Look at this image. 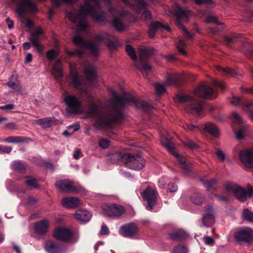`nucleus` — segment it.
<instances>
[{
    "instance_id": "nucleus-1",
    "label": "nucleus",
    "mask_w": 253,
    "mask_h": 253,
    "mask_svg": "<svg viewBox=\"0 0 253 253\" xmlns=\"http://www.w3.org/2000/svg\"><path fill=\"white\" fill-rule=\"evenodd\" d=\"M110 92L113 98L110 101L112 105V110L107 111L103 107L102 103H92L94 98L91 95H88V101L91 103L88 107V114L92 118L94 126L100 128L107 126L111 123L119 121L122 118V108L126 105L133 103L139 108L146 111L150 110L151 106L146 102H137L131 95L125 93L122 96H118L116 92L112 88L110 89Z\"/></svg>"
},
{
    "instance_id": "nucleus-2",
    "label": "nucleus",
    "mask_w": 253,
    "mask_h": 253,
    "mask_svg": "<svg viewBox=\"0 0 253 253\" xmlns=\"http://www.w3.org/2000/svg\"><path fill=\"white\" fill-rule=\"evenodd\" d=\"M100 3L108 6V11L113 16L112 23L114 28L118 31H122L125 27L121 18H123L128 14L126 10L119 11L114 7L111 0H85L84 4L82 6L78 12L75 10L69 12L67 16L69 20L76 23L78 30L83 32L88 27L85 17L87 15H90L92 18L99 23L106 21L104 12L101 10Z\"/></svg>"
},
{
    "instance_id": "nucleus-3",
    "label": "nucleus",
    "mask_w": 253,
    "mask_h": 253,
    "mask_svg": "<svg viewBox=\"0 0 253 253\" xmlns=\"http://www.w3.org/2000/svg\"><path fill=\"white\" fill-rule=\"evenodd\" d=\"M108 37L107 33L100 34L96 37V41H85L81 37L76 36L73 38V42L79 46L81 49L75 50L74 51H69L66 50V53L69 56L77 55L80 58H82L84 54V50L87 49L90 51L91 54L94 56H97L99 53L98 48V43L102 41L106 40Z\"/></svg>"
},
{
    "instance_id": "nucleus-4",
    "label": "nucleus",
    "mask_w": 253,
    "mask_h": 253,
    "mask_svg": "<svg viewBox=\"0 0 253 253\" xmlns=\"http://www.w3.org/2000/svg\"><path fill=\"white\" fill-rule=\"evenodd\" d=\"M171 139V137L169 134L164 135L161 138V143L172 155L175 157L184 172L188 173L190 170V166L186 163V158L180 156L175 150Z\"/></svg>"
},
{
    "instance_id": "nucleus-5",
    "label": "nucleus",
    "mask_w": 253,
    "mask_h": 253,
    "mask_svg": "<svg viewBox=\"0 0 253 253\" xmlns=\"http://www.w3.org/2000/svg\"><path fill=\"white\" fill-rule=\"evenodd\" d=\"M225 187L229 193L234 194L237 199L241 202H244L248 196L251 197L253 195L252 188L245 189L236 184L228 182L225 183Z\"/></svg>"
},
{
    "instance_id": "nucleus-6",
    "label": "nucleus",
    "mask_w": 253,
    "mask_h": 253,
    "mask_svg": "<svg viewBox=\"0 0 253 253\" xmlns=\"http://www.w3.org/2000/svg\"><path fill=\"white\" fill-rule=\"evenodd\" d=\"M153 53L152 49L146 48L139 49V60L135 65L144 76L147 75L151 70L150 64L146 62V59Z\"/></svg>"
},
{
    "instance_id": "nucleus-7",
    "label": "nucleus",
    "mask_w": 253,
    "mask_h": 253,
    "mask_svg": "<svg viewBox=\"0 0 253 253\" xmlns=\"http://www.w3.org/2000/svg\"><path fill=\"white\" fill-rule=\"evenodd\" d=\"M170 11L175 15L178 19L177 20V24L179 29H180L184 35L189 39H192L193 35L189 33L186 29L181 24L179 19H182L186 20L190 15V11H185L183 10L178 4H175L170 9Z\"/></svg>"
},
{
    "instance_id": "nucleus-8",
    "label": "nucleus",
    "mask_w": 253,
    "mask_h": 253,
    "mask_svg": "<svg viewBox=\"0 0 253 253\" xmlns=\"http://www.w3.org/2000/svg\"><path fill=\"white\" fill-rule=\"evenodd\" d=\"M178 100L182 103L187 102L189 105L186 108L187 112L195 113L200 115L203 109L201 102L195 100L194 98L188 95H178L177 96Z\"/></svg>"
},
{
    "instance_id": "nucleus-9",
    "label": "nucleus",
    "mask_w": 253,
    "mask_h": 253,
    "mask_svg": "<svg viewBox=\"0 0 253 253\" xmlns=\"http://www.w3.org/2000/svg\"><path fill=\"white\" fill-rule=\"evenodd\" d=\"M143 200L146 202V209L151 210L157 204L159 195L155 187L149 186L141 192Z\"/></svg>"
},
{
    "instance_id": "nucleus-10",
    "label": "nucleus",
    "mask_w": 253,
    "mask_h": 253,
    "mask_svg": "<svg viewBox=\"0 0 253 253\" xmlns=\"http://www.w3.org/2000/svg\"><path fill=\"white\" fill-rule=\"evenodd\" d=\"M66 107V112L69 115L79 114L82 112L81 102L75 96L67 95L64 98Z\"/></svg>"
},
{
    "instance_id": "nucleus-11",
    "label": "nucleus",
    "mask_w": 253,
    "mask_h": 253,
    "mask_svg": "<svg viewBox=\"0 0 253 253\" xmlns=\"http://www.w3.org/2000/svg\"><path fill=\"white\" fill-rule=\"evenodd\" d=\"M18 5L17 12L18 14L23 17L26 12L35 13L38 11L36 4L34 0H14Z\"/></svg>"
},
{
    "instance_id": "nucleus-12",
    "label": "nucleus",
    "mask_w": 253,
    "mask_h": 253,
    "mask_svg": "<svg viewBox=\"0 0 253 253\" xmlns=\"http://www.w3.org/2000/svg\"><path fill=\"white\" fill-rule=\"evenodd\" d=\"M126 158L125 164L126 167L134 170L142 169L145 165V161L139 155H131L129 154L125 155Z\"/></svg>"
},
{
    "instance_id": "nucleus-13",
    "label": "nucleus",
    "mask_w": 253,
    "mask_h": 253,
    "mask_svg": "<svg viewBox=\"0 0 253 253\" xmlns=\"http://www.w3.org/2000/svg\"><path fill=\"white\" fill-rule=\"evenodd\" d=\"M70 74L72 78V83L74 86L77 89L83 91L85 87V83L80 76L77 69V65L75 63L69 64Z\"/></svg>"
},
{
    "instance_id": "nucleus-14",
    "label": "nucleus",
    "mask_w": 253,
    "mask_h": 253,
    "mask_svg": "<svg viewBox=\"0 0 253 253\" xmlns=\"http://www.w3.org/2000/svg\"><path fill=\"white\" fill-rule=\"evenodd\" d=\"M236 241L240 244H251L253 240V230L247 228L236 232L234 235Z\"/></svg>"
},
{
    "instance_id": "nucleus-15",
    "label": "nucleus",
    "mask_w": 253,
    "mask_h": 253,
    "mask_svg": "<svg viewBox=\"0 0 253 253\" xmlns=\"http://www.w3.org/2000/svg\"><path fill=\"white\" fill-rule=\"evenodd\" d=\"M239 157L244 166L248 168H253V149L240 151Z\"/></svg>"
},
{
    "instance_id": "nucleus-16",
    "label": "nucleus",
    "mask_w": 253,
    "mask_h": 253,
    "mask_svg": "<svg viewBox=\"0 0 253 253\" xmlns=\"http://www.w3.org/2000/svg\"><path fill=\"white\" fill-rule=\"evenodd\" d=\"M102 209L105 213L109 216H119L124 211L122 206L116 204H104Z\"/></svg>"
},
{
    "instance_id": "nucleus-17",
    "label": "nucleus",
    "mask_w": 253,
    "mask_h": 253,
    "mask_svg": "<svg viewBox=\"0 0 253 253\" xmlns=\"http://www.w3.org/2000/svg\"><path fill=\"white\" fill-rule=\"evenodd\" d=\"M119 233L125 237L132 238L138 232V228L135 224L129 223L122 225L119 230Z\"/></svg>"
},
{
    "instance_id": "nucleus-18",
    "label": "nucleus",
    "mask_w": 253,
    "mask_h": 253,
    "mask_svg": "<svg viewBox=\"0 0 253 253\" xmlns=\"http://www.w3.org/2000/svg\"><path fill=\"white\" fill-rule=\"evenodd\" d=\"M53 236L59 240L70 242L73 238V233L68 228L59 227L55 230Z\"/></svg>"
},
{
    "instance_id": "nucleus-19",
    "label": "nucleus",
    "mask_w": 253,
    "mask_h": 253,
    "mask_svg": "<svg viewBox=\"0 0 253 253\" xmlns=\"http://www.w3.org/2000/svg\"><path fill=\"white\" fill-rule=\"evenodd\" d=\"M43 38V33L42 31L39 28L36 29L31 36L30 41L33 45L37 49V51L41 53H42L43 47L42 45L39 41Z\"/></svg>"
},
{
    "instance_id": "nucleus-20",
    "label": "nucleus",
    "mask_w": 253,
    "mask_h": 253,
    "mask_svg": "<svg viewBox=\"0 0 253 253\" xmlns=\"http://www.w3.org/2000/svg\"><path fill=\"white\" fill-rule=\"evenodd\" d=\"M84 73L85 79L89 84L94 85L97 82L96 72L94 66L89 63L85 64Z\"/></svg>"
},
{
    "instance_id": "nucleus-21",
    "label": "nucleus",
    "mask_w": 253,
    "mask_h": 253,
    "mask_svg": "<svg viewBox=\"0 0 253 253\" xmlns=\"http://www.w3.org/2000/svg\"><path fill=\"white\" fill-rule=\"evenodd\" d=\"M194 93L196 95L204 98L211 97L214 94L213 89L206 85H202L197 88Z\"/></svg>"
},
{
    "instance_id": "nucleus-22",
    "label": "nucleus",
    "mask_w": 253,
    "mask_h": 253,
    "mask_svg": "<svg viewBox=\"0 0 253 253\" xmlns=\"http://www.w3.org/2000/svg\"><path fill=\"white\" fill-rule=\"evenodd\" d=\"M56 186L58 189L64 192H76L77 188L73 183L68 179L60 180L56 182Z\"/></svg>"
},
{
    "instance_id": "nucleus-23",
    "label": "nucleus",
    "mask_w": 253,
    "mask_h": 253,
    "mask_svg": "<svg viewBox=\"0 0 253 253\" xmlns=\"http://www.w3.org/2000/svg\"><path fill=\"white\" fill-rule=\"evenodd\" d=\"M45 252L47 253H65V249L51 241H46L44 246Z\"/></svg>"
},
{
    "instance_id": "nucleus-24",
    "label": "nucleus",
    "mask_w": 253,
    "mask_h": 253,
    "mask_svg": "<svg viewBox=\"0 0 253 253\" xmlns=\"http://www.w3.org/2000/svg\"><path fill=\"white\" fill-rule=\"evenodd\" d=\"M214 211L213 208L211 207H208L205 211L203 215L202 222L203 225L208 227L209 225L214 222Z\"/></svg>"
},
{
    "instance_id": "nucleus-25",
    "label": "nucleus",
    "mask_w": 253,
    "mask_h": 253,
    "mask_svg": "<svg viewBox=\"0 0 253 253\" xmlns=\"http://www.w3.org/2000/svg\"><path fill=\"white\" fill-rule=\"evenodd\" d=\"M74 216L76 220L83 223H86L90 220L92 215L86 210H80L76 211Z\"/></svg>"
},
{
    "instance_id": "nucleus-26",
    "label": "nucleus",
    "mask_w": 253,
    "mask_h": 253,
    "mask_svg": "<svg viewBox=\"0 0 253 253\" xmlns=\"http://www.w3.org/2000/svg\"><path fill=\"white\" fill-rule=\"evenodd\" d=\"M49 226V221L46 219L42 220L35 224V231L36 233L40 235L45 234Z\"/></svg>"
},
{
    "instance_id": "nucleus-27",
    "label": "nucleus",
    "mask_w": 253,
    "mask_h": 253,
    "mask_svg": "<svg viewBox=\"0 0 253 253\" xmlns=\"http://www.w3.org/2000/svg\"><path fill=\"white\" fill-rule=\"evenodd\" d=\"M61 64L62 63L60 60H57L55 62L51 70L52 75L55 79L58 81H60L63 77Z\"/></svg>"
},
{
    "instance_id": "nucleus-28",
    "label": "nucleus",
    "mask_w": 253,
    "mask_h": 253,
    "mask_svg": "<svg viewBox=\"0 0 253 253\" xmlns=\"http://www.w3.org/2000/svg\"><path fill=\"white\" fill-rule=\"evenodd\" d=\"M62 205L68 208H74L81 204L80 201L75 197H66L61 201Z\"/></svg>"
},
{
    "instance_id": "nucleus-29",
    "label": "nucleus",
    "mask_w": 253,
    "mask_h": 253,
    "mask_svg": "<svg viewBox=\"0 0 253 253\" xmlns=\"http://www.w3.org/2000/svg\"><path fill=\"white\" fill-rule=\"evenodd\" d=\"M182 79V76L177 73L170 74L168 76L165 84L167 85L177 84Z\"/></svg>"
},
{
    "instance_id": "nucleus-30",
    "label": "nucleus",
    "mask_w": 253,
    "mask_h": 253,
    "mask_svg": "<svg viewBox=\"0 0 253 253\" xmlns=\"http://www.w3.org/2000/svg\"><path fill=\"white\" fill-rule=\"evenodd\" d=\"M188 236L187 233L182 230H178L170 233L169 237L173 240H181Z\"/></svg>"
},
{
    "instance_id": "nucleus-31",
    "label": "nucleus",
    "mask_w": 253,
    "mask_h": 253,
    "mask_svg": "<svg viewBox=\"0 0 253 253\" xmlns=\"http://www.w3.org/2000/svg\"><path fill=\"white\" fill-rule=\"evenodd\" d=\"M53 119L50 117L41 119L35 121V124L41 126L44 128L50 127L53 125Z\"/></svg>"
},
{
    "instance_id": "nucleus-32",
    "label": "nucleus",
    "mask_w": 253,
    "mask_h": 253,
    "mask_svg": "<svg viewBox=\"0 0 253 253\" xmlns=\"http://www.w3.org/2000/svg\"><path fill=\"white\" fill-rule=\"evenodd\" d=\"M205 129L211 135L217 137L219 135V130L218 128L213 124L208 123L205 126Z\"/></svg>"
},
{
    "instance_id": "nucleus-33",
    "label": "nucleus",
    "mask_w": 253,
    "mask_h": 253,
    "mask_svg": "<svg viewBox=\"0 0 253 253\" xmlns=\"http://www.w3.org/2000/svg\"><path fill=\"white\" fill-rule=\"evenodd\" d=\"M230 102L232 105L235 106H237L239 105L242 104L243 105H244L245 108H250L252 105H253V103L252 102H248L244 103L243 102H242L240 97L235 96H232Z\"/></svg>"
},
{
    "instance_id": "nucleus-34",
    "label": "nucleus",
    "mask_w": 253,
    "mask_h": 253,
    "mask_svg": "<svg viewBox=\"0 0 253 253\" xmlns=\"http://www.w3.org/2000/svg\"><path fill=\"white\" fill-rule=\"evenodd\" d=\"M127 154L126 153L123 154L122 153L119 152H114L111 154L110 159L113 163H117L121 160L125 163V161H126V159L124 158L125 155Z\"/></svg>"
},
{
    "instance_id": "nucleus-35",
    "label": "nucleus",
    "mask_w": 253,
    "mask_h": 253,
    "mask_svg": "<svg viewBox=\"0 0 253 253\" xmlns=\"http://www.w3.org/2000/svg\"><path fill=\"white\" fill-rule=\"evenodd\" d=\"M162 25L159 22H153L151 25L148 32V35L150 38L154 37L157 30Z\"/></svg>"
},
{
    "instance_id": "nucleus-36",
    "label": "nucleus",
    "mask_w": 253,
    "mask_h": 253,
    "mask_svg": "<svg viewBox=\"0 0 253 253\" xmlns=\"http://www.w3.org/2000/svg\"><path fill=\"white\" fill-rule=\"evenodd\" d=\"M203 184L207 190L210 191L214 190L216 188V180L215 179H211L209 181H203Z\"/></svg>"
},
{
    "instance_id": "nucleus-37",
    "label": "nucleus",
    "mask_w": 253,
    "mask_h": 253,
    "mask_svg": "<svg viewBox=\"0 0 253 253\" xmlns=\"http://www.w3.org/2000/svg\"><path fill=\"white\" fill-rule=\"evenodd\" d=\"M190 199L193 204L200 205L203 203L204 198L199 193L195 192L191 195Z\"/></svg>"
},
{
    "instance_id": "nucleus-38",
    "label": "nucleus",
    "mask_w": 253,
    "mask_h": 253,
    "mask_svg": "<svg viewBox=\"0 0 253 253\" xmlns=\"http://www.w3.org/2000/svg\"><path fill=\"white\" fill-rule=\"evenodd\" d=\"M11 167L13 170L21 173L24 172L25 171L24 166L19 161H15L13 162L11 164Z\"/></svg>"
},
{
    "instance_id": "nucleus-39",
    "label": "nucleus",
    "mask_w": 253,
    "mask_h": 253,
    "mask_svg": "<svg viewBox=\"0 0 253 253\" xmlns=\"http://www.w3.org/2000/svg\"><path fill=\"white\" fill-rule=\"evenodd\" d=\"M4 141L11 143H20L24 141V138L20 136H10L6 138Z\"/></svg>"
},
{
    "instance_id": "nucleus-40",
    "label": "nucleus",
    "mask_w": 253,
    "mask_h": 253,
    "mask_svg": "<svg viewBox=\"0 0 253 253\" xmlns=\"http://www.w3.org/2000/svg\"><path fill=\"white\" fill-rule=\"evenodd\" d=\"M7 85L9 88L13 89L14 92H21V87L19 83H15V82H12V81L10 80L7 83Z\"/></svg>"
},
{
    "instance_id": "nucleus-41",
    "label": "nucleus",
    "mask_w": 253,
    "mask_h": 253,
    "mask_svg": "<svg viewBox=\"0 0 253 253\" xmlns=\"http://www.w3.org/2000/svg\"><path fill=\"white\" fill-rule=\"evenodd\" d=\"M27 180L25 182L28 186L34 187L35 188H38L39 187L37 182V180L31 176L26 177Z\"/></svg>"
},
{
    "instance_id": "nucleus-42",
    "label": "nucleus",
    "mask_w": 253,
    "mask_h": 253,
    "mask_svg": "<svg viewBox=\"0 0 253 253\" xmlns=\"http://www.w3.org/2000/svg\"><path fill=\"white\" fill-rule=\"evenodd\" d=\"M77 0H52V3L54 7H59L61 6V2H64L67 4H72L75 3Z\"/></svg>"
},
{
    "instance_id": "nucleus-43",
    "label": "nucleus",
    "mask_w": 253,
    "mask_h": 253,
    "mask_svg": "<svg viewBox=\"0 0 253 253\" xmlns=\"http://www.w3.org/2000/svg\"><path fill=\"white\" fill-rule=\"evenodd\" d=\"M216 68L218 70L222 72L225 75H230L231 76H233L236 74L235 72L230 68H223L219 66H217Z\"/></svg>"
},
{
    "instance_id": "nucleus-44",
    "label": "nucleus",
    "mask_w": 253,
    "mask_h": 253,
    "mask_svg": "<svg viewBox=\"0 0 253 253\" xmlns=\"http://www.w3.org/2000/svg\"><path fill=\"white\" fill-rule=\"evenodd\" d=\"M126 52L131 58L133 60H136L137 57L134 51V48L130 45H127L126 48Z\"/></svg>"
},
{
    "instance_id": "nucleus-45",
    "label": "nucleus",
    "mask_w": 253,
    "mask_h": 253,
    "mask_svg": "<svg viewBox=\"0 0 253 253\" xmlns=\"http://www.w3.org/2000/svg\"><path fill=\"white\" fill-rule=\"evenodd\" d=\"M243 217L249 222H253V213L249 210L246 209L243 212Z\"/></svg>"
},
{
    "instance_id": "nucleus-46",
    "label": "nucleus",
    "mask_w": 253,
    "mask_h": 253,
    "mask_svg": "<svg viewBox=\"0 0 253 253\" xmlns=\"http://www.w3.org/2000/svg\"><path fill=\"white\" fill-rule=\"evenodd\" d=\"M176 47L178 50L179 52L181 54H185L186 52L184 49L182 48L186 45L185 42L184 40H180L176 44Z\"/></svg>"
},
{
    "instance_id": "nucleus-47",
    "label": "nucleus",
    "mask_w": 253,
    "mask_h": 253,
    "mask_svg": "<svg viewBox=\"0 0 253 253\" xmlns=\"http://www.w3.org/2000/svg\"><path fill=\"white\" fill-rule=\"evenodd\" d=\"M187 248L184 246H178L175 247L172 253H188Z\"/></svg>"
},
{
    "instance_id": "nucleus-48",
    "label": "nucleus",
    "mask_w": 253,
    "mask_h": 253,
    "mask_svg": "<svg viewBox=\"0 0 253 253\" xmlns=\"http://www.w3.org/2000/svg\"><path fill=\"white\" fill-rule=\"evenodd\" d=\"M155 87L157 94H160L164 93L166 90L165 85L161 84H155Z\"/></svg>"
},
{
    "instance_id": "nucleus-49",
    "label": "nucleus",
    "mask_w": 253,
    "mask_h": 253,
    "mask_svg": "<svg viewBox=\"0 0 253 253\" xmlns=\"http://www.w3.org/2000/svg\"><path fill=\"white\" fill-rule=\"evenodd\" d=\"M58 52L54 49H51L46 53V57L48 60H52L58 54Z\"/></svg>"
},
{
    "instance_id": "nucleus-50",
    "label": "nucleus",
    "mask_w": 253,
    "mask_h": 253,
    "mask_svg": "<svg viewBox=\"0 0 253 253\" xmlns=\"http://www.w3.org/2000/svg\"><path fill=\"white\" fill-rule=\"evenodd\" d=\"M110 145V141L107 139L102 138L99 141V145L103 149L107 148Z\"/></svg>"
},
{
    "instance_id": "nucleus-51",
    "label": "nucleus",
    "mask_w": 253,
    "mask_h": 253,
    "mask_svg": "<svg viewBox=\"0 0 253 253\" xmlns=\"http://www.w3.org/2000/svg\"><path fill=\"white\" fill-rule=\"evenodd\" d=\"M215 154L220 161L223 162L227 158L224 153L221 150L218 149L215 152Z\"/></svg>"
},
{
    "instance_id": "nucleus-52",
    "label": "nucleus",
    "mask_w": 253,
    "mask_h": 253,
    "mask_svg": "<svg viewBox=\"0 0 253 253\" xmlns=\"http://www.w3.org/2000/svg\"><path fill=\"white\" fill-rule=\"evenodd\" d=\"M203 240L205 244L208 246H212L214 243V239L209 236H205L203 237Z\"/></svg>"
},
{
    "instance_id": "nucleus-53",
    "label": "nucleus",
    "mask_w": 253,
    "mask_h": 253,
    "mask_svg": "<svg viewBox=\"0 0 253 253\" xmlns=\"http://www.w3.org/2000/svg\"><path fill=\"white\" fill-rule=\"evenodd\" d=\"M206 22L209 23H212L216 25L221 24V23L218 21L217 17L214 16L208 17L206 19Z\"/></svg>"
},
{
    "instance_id": "nucleus-54",
    "label": "nucleus",
    "mask_w": 253,
    "mask_h": 253,
    "mask_svg": "<svg viewBox=\"0 0 253 253\" xmlns=\"http://www.w3.org/2000/svg\"><path fill=\"white\" fill-rule=\"evenodd\" d=\"M185 145L191 150H196L199 148V146L196 144L194 143L191 140H188L185 143Z\"/></svg>"
},
{
    "instance_id": "nucleus-55",
    "label": "nucleus",
    "mask_w": 253,
    "mask_h": 253,
    "mask_svg": "<svg viewBox=\"0 0 253 253\" xmlns=\"http://www.w3.org/2000/svg\"><path fill=\"white\" fill-rule=\"evenodd\" d=\"M212 84L213 85H217L222 90L224 89L226 87V84L224 83L218 81L214 79L212 81Z\"/></svg>"
},
{
    "instance_id": "nucleus-56",
    "label": "nucleus",
    "mask_w": 253,
    "mask_h": 253,
    "mask_svg": "<svg viewBox=\"0 0 253 253\" xmlns=\"http://www.w3.org/2000/svg\"><path fill=\"white\" fill-rule=\"evenodd\" d=\"M14 108V105L13 104H8L3 106H0V109L1 110H11Z\"/></svg>"
},
{
    "instance_id": "nucleus-57",
    "label": "nucleus",
    "mask_w": 253,
    "mask_h": 253,
    "mask_svg": "<svg viewBox=\"0 0 253 253\" xmlns=\"http://www.w3.org/2000/svg\"><path fill=\"white\" fill-rule=\"evenodd\" d=\"M6 128L8 129H17L18 128V125L14 123H9L5 125Z\"/></svg>"
},
{
    "instance_id": "nucleus-58",
    "label": "nucleus",
    "mask_w": 253,
    "mask_h": 253,
    "mask_svg": "<svg viewBox=\"0 0 253 253\" xmlns=\"http://www.w3.org/2000/svg\"><path fill=\"white\" fill-rule=\"evenodd\" d=\"M109 233V229L108 228V227L104 224L102 225L101 229L100 231V234L101 235H106V234H108Z\"/></svg>"
},
{
    "instance_id": "nucleus-59",
    "label": "nucleus",
    "mask_w": 253,
    "mask_h": 253,
    "mask_svg": "<svg viewBox=\"0 0 253 253\" xmlns=\"http://www.w3.org/2000/svg\"><path fill=\"white\" fill-rule=\"evenodd\" d=\"M105 42L107 43L108 47L110 49H113L117 46V43L115 42L112 41H105Z\"/></svg>"
},
{
    "instance_id": "nucleus-60",
    "label": "nucleus",
    "mask_w": 253,
    "mask_h": 253,
    "mask_svg": "<svg viewBox=\"0 0 253 253\" xmlns=\"http://www.w3.org/2000/svg\"><path fill=\"white\" fill-rule=\"evenodd\" d=\"M177 189L176 185L173 183H170L168 184V190L170 192H175Z\"/></svg>"
},
{
    "instance_id": "nucleus-61",
    "label": "nucleus",
    "mask_w": 253,
    "mask_h": 253,
    "mask_svg": "<svg viewBox=\"0 0 253 253\" xmlns=\"http://www.w3.org/2000/svg\"><path fill=\"white\" fill-rule=\"evenodd\" d=\"M12 149L10 147L0 145V151L3 153H10Z\"/></svg>"
},
{
    "instance_id": "nucleus-62",
    "label": "nucleus",
    "mask_w": 253,
    "mask_h": 253,
    "mask_svg": "<svg viewBox=\"0 0 253 253\" xmlns=\"http://www.w3.org/2000/svg\"><path fill=\"white\" fill-rule=\"evenodd\" d=\"M244 130L242 129H240L237 132L236 137L238 139L241 140L243 139L244 138Z\"/></svg>"
},
{
    "instance_id": "nucleus-63",
    "label": "nucleus",
    "mask_w": 253,
    "mask_h": 253,
    "mask_svg": "<svg viewBox=\"0 0 253 253\" xmlns=\"http://www.w3.org/2000/svg\"><path fill=\"white\" fill-rule=\"evenodd\" d=\"M238 36V35H236L228 37L226 38V40L228 42H233L236 41V39L237 38Z\"/></svg>"
},
{
    "instance_id": "nucleus-64",
    "label": "nucleus",
    "mask_w": 253,
    "mask_h": 253,
    "mask_svg": "<svg viewBox=\"0 0 253 253\" xmlns=\"http://www.w3.org/2000/svg\"><path fill=\"white\" fill-rule=\"evenodd\" d=\"M69 129H73V132L77 131L80 128V126L78 124H75L72 125H70L68 126Z\"/></svg>"
}]
</instances>
